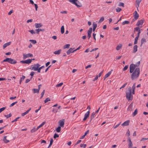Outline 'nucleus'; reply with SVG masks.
<instances>
[{"instance_id": "obj_59", "label": "nucleus", "mask_w": 148, "mask_h": 148, "mask_svg": "<svg viewBox=\"0 0 148 148\" xmlns=\"http://www.w3.org/2000/svg\"><path fill=\"white\" fill-rule=\"evenodd\" d=\"M82 140H78L77 142L75 144V145H76L77 144H78L79 143H80L81 142Z\"/></svg>"}, {"instance_id": "obj_15", "label": "nucleus", "mask_w": 148, "mask_h": 148, "mask_svg": "<svg viewBox=\"0 0 148 148\" xmlns=\"http://www.w3.org/2000/svg\"><path fill=\"white\" fill-rule=\"evenodd\" d=\"M112 71V70L108 72L105 75L104 77V80H105L106 78L108 77L110 75Z\"/></svg>"}, {"instance_id": "obj_38", "label": "nucleus", "mask_w": 148, "mask_h": 148, "mask_svg": "<svg viewBox=\"0 0 148 148\" xmlns=\"http://www.w3.org/2000/svg\"><path fill=\"white\" fill-rule=\"evenodd\" d=\"M80 146L81 147H83L84 148H85L86 147V145L85 144H80Z\"/></svg>"}, {"instance_id": "obj_25", "label": "nucleus", "mask_w": 148, "mask_h": 148, "mask_svg": "<svg viewBox=\"0 0 148 148\" xmlns=\"http://www.w3.org/2000/svg\"><path fill=\"white\" fill-rule=\"evenodd\" d=\"M61 51V49H60L58 50L55 51L53 52V53L55 54L59 55Z\"/></svg>"}, {"instance_id": "obj_23", "label": "nucleus", "mask_w": 148, "mask_h": 148, "mask_svg": "<svg viewBox=\"0 0 148 148\" xmlns=\"http://www.w3.org/2000/svg\"><path fill=\"white\" fill-rule=\"evenodd\" d=\"M7 137V136H5L3 138V141L5 143H8L9 142V140H7L6 139V138Z\"/></svg>"}, {"instance_id": "obj_63", "label": "nucleus", "mask_w": 148, "mask_h": 148, "mask_svg": "<svg viewBox=\"0 0 148 148\" xmlns=\"http://www.w3.org/2000/svg\"><path fill=\"white\" fill-rule=\"evenodd\" d=\"M25 76L23 75L22 76V77H21V78L20 79L23 81L24 80V79H25Z\"/></svg>"}, {"instance_id": "obj_32", "label": "nucleus", "mask_w": 148, "mask_h": 148, "mask_svg": "<svg viewBox=\"0 0 148 148\" xmlns=\"http://www.w3.org/2000/svg\"><path fill=\"white\" fill-rule=\"evenodd\" d=\"M61 131V127L60 126L58 127L56 129V131L58 132H60Z\"/></svg>"}, {"instance_id": "obj_12", "label": "nucleus", "mask_w": 148, "mask_h": 148, "mask_svg": "<svg viewBox=\"0 0 148 148\" xmlns=\"http://www.w3.org/2000/svg\"><path fill=\"white\" fill-rule=\"evenodd\" d=\"M133 106V103H132L127 108V110L130 111H131L132 110V108Z\"/></svg>"}, {"instance_id": "obj_43", "label": "nucleus", "mask_w": 148, "mask_h": 148, "mask_svg": "<svg viewBox=\"0 0 148 148\" xmlns=\"http://www.w3.org/2000/svg\"><path fill=\"white\" fill-rule=\"evenodd\" d=\"M45 90H43V91L41 93V96H40V99H41L42 97H43L44 94V93H45Z\"/></svg>"}, {"instance_id": "obj_11", "label": "nucleus", "mask_w": 148, "mask_h": 148, "mask_svg": "<svg viewBox=\"0 0 148 148\" xmlns=\"http://www.w3.org/2000/svg\"><path fill=\"white\" fill-rule=\"evenodd\" d=\"M59 123V125L61 127H63L64 124V119H63V120H60Z\"/></svg>"}, {"instance_id": "obj_26", "label": "nucleus", "mask_w": 148, "mask_h": 148, "mask_svg": "<svg viewBox=\"0 0 148 148\" xmlns=\"http://www.w3.org/2000/svg\"><path fill=\"white\" fill-rule=\"evenodd\" d=\"M34 93H38L40 90V88L39 89L34 88L33 89Z\"/></svg>"}, {"instance_id": "obj_46", "label": "nucleus", "mask_w": 148, "mask_h": 148, "mask_svg": "<svg viewBox=\"0 0 148 148\" xmlns=\"http://www.w3.org/2000/svg\"><path fill=\"white\" fill-rule=\"evenodd\" d=\"M30 41H31L32 43L35 44L36 43V41L35 40H29Z\"/></svg>"}, {"instance_id": "obj_5", "label": "nucleus", "mask_w": 148, "mask_h": 148, "mask_svg": "<svg viewBox=\"0 0 148 148\" xmlns=\"http://www.w3.org/2000/svg\"><path fill=\"white\" fill-rule=\"evenodd\" d=\"M23 59H25L28 58H29L30 57H33V56L32 54L28 53L27 54L23 53Z\"/></svg>"}, {"instance_id": "obj_21", "label": "nucleus", "mask_w": 148, "mask_h": 148, "mask_svg": "<svg viewBox=\"0 0 148 148\" xmlns=\"http://www.w3.org/2000/svg\"><path fill=\"white\" fill-rule=\"evenodd\" d=\"M36 33L38 34L40 31L44 32L45 31V29H38L36 30Z\"/></svg>"}, {"instance_id": "obj_47", "label": "nucleus", "mask_w": 148, "mask_h": 148, "mask_svg": "<svg viewBox=\"0 0 148 148\" xmlns=\"http://www.w3.org/2000/svg\"><path fill=\"white\" fill-rule=\"evenodd\" d=\"M134 29L137 32L140 31L141 30L139 27H136Z\"/></svg>"}, {"instance_id": "obj_31", "label": "nucleus", "mask_w": 148, "mask_h": 148, "mask_svg": "<svg viewBox=\"0 0 148 148\" xmlns=\"http://www.w3.org/2000/svg\"><path fill=\"white\" fill-rule=\"evenodd\" d=\"M12 116V114L10 113L8 115H4V116L5 117H6L7 119H8L9 118L11 117Z\"/></svg>"}, {"instance_id": "obj_51", "label": "nucleus", "mask_w": 148, "mask_h": 148, "mask_svg": "<svg viewBox=\"0 0 148 148\" xmlns=\"http://www.w3.org/2000/svg\"><path fill=\"white\" fill-rule=\"evenodd\" d=\"M136 88V83H134L133 84L132 87V90H135Z\"/></svg>"}, {"instance_id": "obj_36", "label": "nucleus", "mask_w": 148, "mask_h": 148, "mask_svg": "<svg viewBox=\"0 0 148 148\" xmlns=\"http://www.w3.org/2000/svg\"><path fill=\"white\" fill-rule=\"evenodd\" d=\"M53 140L52 138L51 139V140L50 141V143L49 146H48V148H49L53 144Z\"/></svg>"}, {"instance_id": "obj_53", "label": "nucleus", "mask_w": 148, "mask_h": 148, "mask_svg": "<svg viewBox=\"0 0 148 148\" xmlns=\"http://www.w3.org/2000/svg\"><path fill=\"white\" fill-rule=\"evenodd\" d=\"M29 32H30L32 34H34L36 33L35 32L33 29L29 31Z\"/></svg>"}, {"instance_id": "obj_54", "label": "nucleus", "mask_w": 148, "mask_h": 148, "mask_svg": "<svg viewBox=\"0 0 148 148\" xmlns=\"http://www.w3.org/2000/svg\"><path fill=\"white\" fill-rule=\"evenodd\" d=\"M63 83H60L58 84H57L56 86L57 87H60V86H62V84H63Z\"/></svg>"}, {"instance_id": "obj_33", "label": "nucleus", "mask_w": 148, "mask_h": 148, "mask_svg": "<svg viewBox=\"0 0 148 148\" xmlns=\"http://www.w3.org/2000/svg\"><path fill=\"white\" fill-rule=\"evenodd\" d=\"M138 37H136L135 38L134 42V44H136L137 43H138Z\"/></svg>"}, {"instance_id": "obj_61", "label": "nucleus", "mask_w": 148, "mask_h": 148, "mask_svg": "<svg viewBox=\"0 0 148 148\" xmlns=\"http://www.w3.org/2000/svg\"><path fill=\"white\" fill-rule=\"evenodd\" d=\"M96 35V34H95L94 33H93V36L94 39L95 40H96V38H95Z\"/></svg>"}, {"instance_id": "obj_40", "label": "nucleus", "mask_w": 148, "mask_h": 148, "mask_svg": "<svg viewBox=\"0 0 148 148\" xmlns=\"http://www.w3.org/2000/svg\"><path fill=\"white\" fill-rule=\"evenodd\" d=\"M104 20V18L103 17H102L100 18L99 23H101L103 22Z\"/></svg>"}, {"instance_id": "obj_48", "label": "nucleus", "mask_w": 148, "mask_h": 148, "mask_svg": "<svg viewBox=\"0 0 148 148\" xmlns=\"http://www.w3.org/2000/svg\"><path fill=\"white\" fill-rule=\"evenodd\" d=\"M17 103V101H16L15 102H14L12 103H11L10 105V107H11L12 106H13L14 105H15V104L16 103Z\"/></svg>"}, {"instance_id": "obj_49", "label": "nucleus", "mask_w": 148, "mask_h": 148, "mask_svg": "<svg viewBox=\"0 0 148 148\" xmlns=\"http://www.w3.org/2000/svg\"><path fill=\"white\" fill-rule=\"evenodd\" d=\"M59 136L58 134L56 133H55L54 134V136H53V138H56L58 137Z\"/></svg>"}, {"instance_id": "obj_13", "label": "nucleus", "mask_w": 148, "mask_h": 148, "mask_svg": "<svg viewBox=\"0 0 148 148\" xmlns=\"http://www.w3.org/2000/svg\"><path fill=\"white\" fill-rule=\"evenodd\" d=\"M134 18L135 19V20H136L139 17V15L136 11L134 12Z\"/></svg>"}, {"instance_id": "obj_7", "label": "nucleus", "mask_w": 148, "mask_h": 148, "mask_svg": "<svg viewBox=\"0 0 148 148\" xmlns=\"http://www.w3.org/2000/svg\"><path fill=\"white\" fill-rule=\"evenodd\" d=\"M32 60L28 59L26 60L21 61L20 62L24 64H29L32 62Z\"/></svg>"}, {"instance_id": "obj_57", "label": "nucleus", "mask_w": 148, "mask_h": 148, "mask_svg": "<svg viewBox=\"0 0 148 148\" xmlns=\"http://www.w3.org/2000/svg\"><path fill=\"white\" fill-rule=\"evenodd\" d=\"M34 5L35 7V10L36 11L37 10V8L38 7L37 5L36 4H34Z\"/></svg>"}, {"instance_id": "obj_56", "label": "nucleus", "mask_w": 148, "mask_h": 148, "mask_svg": "<svg viewBox=\"0 0 148 148\" xmlns=\"http://www.w3.org/2000/svg\"><path fill=\"white\" fill-rule=\"evenodd\" d=\"M127 83L126 82V83H125L124 85H123L120 88V89H121L122 88H124L125 86L127 85Z\"/></svg>"}, {"instance_id": "obj_10", "label": "nucleus", "mask_w": 148, "mask_h": 148, "mask_svg": "<svg viewBox=\"0 0 148 148\" xmlns=\"http://www.w3.org/2000/svg\"><path fill=\"white\" fill-rule=\"evenodd\" d=\"M90 114L89 111H88L84 114V117L83 119V121L86 120L89 117Z\"/></svg>"}, {"instance_id": "obj_6", "label": "nucleus", "mask_w": 148, "mask_h": 148, "mask_svg": "<svg viewBox=\"0 0 148 148\" xmlns=\"http://www.w3.org/2000/svg\"><path fill=\"white\" fill-rule=\"evenodd\" d=\"M69 1L70 2H71L72 3L75 4L77 7H81V6L78 5L77 4V3H80L79 1L78 0H69Z\"/></svg>"}, {"instance_id": "obj_64", "label": "nucleus", "mask_w": 148, "mask_h": 148, "mask_svg": "<svg viewBox=\"0 0 148 148\" xmlns=\"http://www.w3.org/2000/svg\"><path fill=\"white\" fill-rule=\"evenodd\" d=\"M13 12V10H12L10 11L8 13V15H10Z\"/></svg>"}, {"instance_id": "obj_22", "label": "nucleus", "mask_w": 148, "mask_h": 148, "mask_svg": "<svg viewBox=\"0 0 148 148\" xmlns=\"http://www.w3.org/2000/svg\"><path fill=\"white\" fill-rule=\"evenodd\" d=\"M137 46L136 45H134L133 47V53H135L137 51Z\"/></svg>"}, {"instance_id": "obj_28", "label": "nucleus", "mask_w": 148, "mask_h": 148, "mask_svg": "<svg viewBox=\"0 0 148 148\" xmlns=\"http://www.w3.org/2000/svg\"><path fill=\"white\" fill-rule=\"evenodd\" d=\"M122 45L121 44L118 45L116 48V49L117 50H119L121 48Z\"/></svg>"}, {"instance_id": "obj_37", "label": "nucleus", "mask_w": 148, "mask_h": 148, "mask_svg": "<svg viewBox=\"0 0 148 148\" xmlns=\"http://www.w3.org/2000/svg\"><path fill=\"white\" fill-rule=\"evenodd\" d=\"M119 6H122L123 7H124V4L122 2H120L118 5Z\"/></svg>"}, {"instance_id": "obj_35", "label": "nucleus", "mask_w": 148, "mask_h": 148, "mask_svg": "<svg viewBox=\"0 0 148 148\" xmlns=\"http://www.w3.org/2000/svg\"><path fill=\"white\" fill-rule=\"evenodd\" d=\"M130 23V22L128 21H123L122 23V24L123 25H125V24H128Z\"/></svg>"}, {"instance_id": "obj_14", "label": "nucleus", "mask_w": 148, "mask_h": 148, "mask_svg": "<svg viewBox=\"0 0 148 148\" xmlns=\"http://www.w3.org/2000/svg\"><path fill=\"white\" fill-rule=\"evenodd\" d=\"M143 23V20L141 19L140 20L138 21L136 25V26H139L140 25H142Z\"/></svg>"}, {"instance_id": "obj_4", "label": "nucleus", "mask_w": 148, "mask_h": 148, "mask_svg": "<svg viewBox=\"0 0 148 148\" xmlns=\"http://www.w3.org/2000/svg\"><path fill=\"white\" fill-rule=\"evenodd\" d=\"M40 65L38 63L36 64H34L31 66L30 69L32 70L36 71L37 70V69L38 68L40 67Z\"/></svg>"}, {"instance_id": "obj_62", "label": "nucleus", "mask_w": 148, "mask_h": 148, "mask_svg": "<svg viewBox=\"0 0 148 148\" xmlns=\"http://www.w3.org/2000/svg\"><path fill=\"white\" fill-rule=\"evenodd\" d=\"M91 66H92L91 65L89 64V65H88L87 66H86L85 68L86 69H87L89 67H91Z\"/></svg>"}, {"instance_id": "obj_45", "label": "nucleus", "mask_w": 148, "mask_h": 148, "mask_svg": "<svg viewBox=\"0 0 148 148\" xmlns=\"http://www.w3.org/2000/svg\"><path fill=\"white\" fill-rule=\"evenodd\" d=\"M37 130H36V129L35 128V127H34L33 128L31 131V133H33L34 132H35Z\"/></svg>"}, {"instance_id": "obj_8", "label": "nucleus", "mask_w": 148, "mask_h": 148, "mask_svg": "<svg viewBox=\"0 0 148 148\" xmlns=\"http://www.w3.org/2000/svg\"><path fill=\"white\" fill-rule=\"evenodd\" d=\"M74 49V48H71L69 49L68 50L66 51L67 54L69 55L71 53H73L75 51V50H73V49Z\"/></svg>"}, {"instance_id": "obj_3", "label": "nucleus", "mask_w": 148, "mask_h": 148, "mask_svg": "<svg viewBox=\"0 0 148 148\" xmlns=\"http://www.w3.org/2000/svg\"><path fill=\"white\" fill-rule=\"evenodd\" d=\"M2 62H7L11 64H15L17 63V61L16 60L10 58H6Z\"/></svg>"}, {"instance_id": "obj_9", "label": "nucleus", "mask_w": 148, "mask_h": 148, "mask_svg": "<svg viewBox=\"0 0 148 148\" xmlns=\"http://www.w3.org/2000/svg\"><path fill=\"white\" fill-rule=\"evenodd\" d=\"M130 122V120H127L123 123L121 124V125L123 126H128L129 125Z\"/></svg>"}, {"instance_id": "obj_18", "label": "nucleus", "mask_w": 148, "mask_h": 148, "mask_svg": "<svg viewBox=\"0 0 148 148\" xmlns=\"http://www.w3.org/2000/svg\"><path fill=\"white\" fill-rule=\"evenodd\" d=\"M147 41L146 39L144 38H142L141 40V44L140 45V46H141L142 44L145 43Z\"/></svg>"}, {"instance_id": "obj_20", "label": "nucleus", "mask_w": 148, "mask_h": 148, "mask_svg": "<svg viewBox=\"0 0 148 148\" xmlns=\"http://www.w3.org/2000/svg\"><path fill=\"white\" fill-rule=\"evenodd\" d=\"M35 27L36 28L40 27L42 26V24L40 23H35Z\"/></svg>"}, {"instance_id": "obj_29", "label": "nucleus", "mask_w": 148, "mask_h": 148, "mask_svg": "<svg viewBox=\"0 0 148 148\" xmlns=\"http://www.w3.org/2000/svg\"><path fill=\"white\" fill-rule=\"evenodd\" d=\"M132 145L133 144L132 141L129 142V144L128 145V147L129 148H132Z\"/></svg>"}, {"instance_id": "obj_19", "label": "nucleus", "mask_w": 148, "mask_h": 148, "mask_svg": "<svg viewBox=\"0 0 148 148\" xmlns=\"http://www.w3.org/2000/svg\"><path fill=\"white\" fill-rule=\"evenodd\" d=\"M11 42H10L4 44L3 46V49L5 48L8 46L10 45L11 44Z\"/></svg>"}, {"instance_id": "obj_16", "label": "nucleus", "mask_w": 148, "mask_h": 148, "mask_svg": "<svg viewBox=\"0 0 148 148\" xmlns=\"http://www.w3.org/2000/svg\"><path fill=\"white\" fill-rule=\"evenodd\" d=\"M142 0H136V7H137V9H138V8L139 7V5Z\"/></svg>"}, {"instance_id": "obj_27", "label": "nucleus", "mask_w": 148, "mask_h": 148, "mask_svg": "<svg viewBox=\"0 0 148 148\" xmlns=\"http://www.w3.org/2000/svg\"><path fill=\"white\" fill-rule=\"evenodd\" d=\"M61 32L62 34H63L64 32V25L62 26L61 28Z\"/></svg>"}, {"instance_id": "obj_34", "label": "nucleus", "mask_w": 148, "mask_h": 148, "mask_svg": "<svg viewBox=\"0 0 148 148\" xmlns=\"http://www.w3.org/2000/svg\"><path fill=\"white\" fill-rule=\"evenodd\" d=\"M70 46V45L69 44H67L64 45V49L65 48H69V46Z\"/></svg>"}, {"instance_id": "obj_55", "label": "nucleus", "mask_w": 148, "mask_h": 148, "mask_svg": "<svg viewBox=\"0 0 148 148\" xmlns=\"http://www.w3.org/2000/svg\"><path fill=\"white\" fill-rule=\"evenodd\" d=\"M20 118V117H18L15 119L13 121H12V122L13 123L14 122L16 121H17V120L19 119Z\"/></svg>"}, {"instance_id": "obj_42", "label": "nucleus", "mask_w": 148, "mask_h": 148, "mask_svg": "<svg viewBox=\"0 0 148 148\" xmlns=\"http://www.w3.org/2000/svg\"><path fill=\"white\" fill-rule=\"evenodd\" d=\"M50 101V99L49 97H47V98H46L45 99V100L44 101L45 103H46L48 101Z\"/></svg>"}, {"instance_id": "obj_39", "label": "nucleus", "mask_w": 148, "mask_h": 148, "mask_svg": "<svg viewBox=\"0 0 148 148\" xmlns=\"http://www.w3.org/2000/svg\"><path fill=\"white\" fill-rule=\"evenodd\" d=\"M121 10V8L119 7L117 8L116 9V12H119Z\"/></svg>"}, {"instance_id": "obj_60", "label": "nucleus", "mask_w": 148, "mask_h": 148, "mask_svg": "<svg viewBox=\"0 0 148 148\" xmlns=\"http://www.w3.org/2000/svg\"><path fill=\"white\" fill-rule=\"evenodd\" d=\"M126 133L127 134V136H130V132L129 130H128Z\"/></svg>"}, {"instance_id": "obj_2", "label": "nucleus", "mask_w": 148, "mask_h": 148, "mask_svg": "<svg viewBox=\"0 0 148 148\" xmlns=\"http://www.w3.org/2000/svg\"><path fill=\"white\" fill-rule=\"evenodd\" d=\"M132 88L129 87L126 92V97L128 100H132L133 99V97L132 95Z\"/></svg>"}, {"instance_id": "obj_41", "label": "nucleus", "mask_w": 148, "mask_h": 148, "mask_svg": "<svg viewBox=\"0 0 148 148\" xmlns=\"http://www.w3.org/2000/svg\"><path fill=\"white\" fill-rule=\"evenodd\" d=\"M58 111V108H53L52 110V112H53L55 113H56Z\"/></svg>"}, {"instance_id": "obj_17", "label": "nucleus", "mask_w": 148, "mask_h": 148, "mask_svg": "<svg viewBox=\"0 0 148 148\" xmlns=\"http://www.w3.org/2000/svg\"><path fill=\"white\" fill-rule=\"evenodd\" d=\"M97 26V24L95 23V22H93V31L94 32Z\"/></svg>"}, {"instance_id": "obj_50", "label": "nucleus", "mask_w": 148, "mask_h": 148, "mask_svg": "<svg viewBox=\"0 0 148 148\" xmlns=\"http://www.w3.org/2000/svg\"><path fill=\"white\" fill-rule=\"evenodd\" d=\"M128 67V65H126L124 67V68L123 69V71H125L126 70Z\"/></svg>"}, {"instance_id": "obj_30", "label": "nucleus", "mask_w": 148, "mask_h": 148, "mask_svg": "<svg viewBox=\"0 0 148 148\" xmlns=\"http://www.w3.org/2000/svg\"><path fill=\"white\" fill-rule=\"evenodd\" d=\"M138 112V110L137 109H136L135 111H134V112L132 114V116H135L137 114Z\"/></svg>"}, {"instance_id": "obj_52", "label": "nucleus", "mask_w": 148, "mask_h": 148, "mask_svg": "<svg viewBox=\"0 0 148 148\" xmlns=\"http://www.w3.org/2000/svg\"><path fill=\"white\" fill-rule=\"evenodd\" d=\"M6 107H3L0 108V113L4 110L5 108Z\"/></svg>"}, {"instance_id": "obj_1", "label": "nucleus", "mask_w": 148, "mask_h": 148, "mask_svg": "<svg viewBox=\"0 0 148 148\" xmlns=\"http://www.w3.org/2000/svg\"><path fill=\"white\" fill-rule=\"evenodd\" d=\"M130 72L132 73L131 78L134 80L138 77L140 74V69L138 67L135 68V64L132 63L130 66Z\"/></svg>"}, {"instance_id": "obj_58", "label": "nucleus", "mask_w": 148, "mask_h": 148, "mask_svg": "<svg viewBox=\"0 0 148 148\" xmlns=\"http://www.w3.org/2000/svg\"><path fill=\"white\" fill-rule=\"evenodd\" d=\"M98 75H97L96 76V77L95 78L92 80L93 81H95L96 80H97V79L98 78Z\"/></svg>"}, {"instance_id": "obj_44", "label": "nucleus", "mask_w": 148, "mask_h": 148, "mask_svg": "<svg viewBox=\"0 0 148 148\" xmlns=\"http://www.w3.org/2000/svg\"><path fill=\"white\" fill-rule=\"evenodd\" d=\"M140 61H138V62L136 64H135V68H136L137 67H138L139 65H140Z\"/></svg>"}, {"instance_id": "obj_24", "label": "nucleus", "mask_w": 148, "mask_h": 148, "mask_svg": "<svg viewBox=\"0 0 148 148\" xmlns=\"http://www.w3.org/2000/svg\"><path fill=\"white\" fill-rule=\"evenodd\" d=\"M95 113L93 112L91 114L90 116V121L92 119L95 118Z\"/></svg>"}]
</instances>
